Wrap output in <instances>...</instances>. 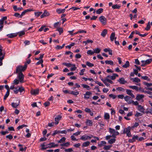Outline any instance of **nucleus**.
<instances>
[{"label": "nucleus", "mask_w": 152, "mask_h": 152, "mask_svg": "<svg viewBox=\"0 0 152 152\" xmlns=\"http://www.w3.org/2000/svg\"><path fill=\"white\" fill-rule=\"evenodd\" d=\"M115 34L114 32H113L111 33L110 37V39L111 41H113L115 38Z\"/></svg>", "instance_id": "31"}, {"label": "nucleus", "mask_w": 152, "mask_h": 152, "mask_svg": "<svg viewBox=\"0 0 152 152\" xmlns=\"http://www.w3.org/2000/svg\"><path fill=\"white\" fill-rule=\"evenodd\" d=\"M121 7V6L118 4H114L112 6V8L113 9H119Z\"/></svg>", "instance_id": "30"}, {"label": "nucleus", "mask_w": 152, "mask_h": 152, "mask_svg": "<svg viewBox=\"0 0 152 152\" xmlns=\"http://www.w3.org/2000/svg\"><path fill=\"white\" fill-rule=\"evenodd\" d=\"M50 15V13L49 12L45 10L44 11L43 13L41 15V18H42L48 16Z\"/></svg>", "instance_id": "18"}, {"label": "nucleus", "mask_w": 152, "mask_h": 152, "mask_svg": "<svg viewBox=\"0 0 152 152\" xmlns=\"http://www.w3.org/2000/svg\"><path fill=\"white\" fill-rule=\"evenodd\" d=\"M115 141L116 139H111L108 141V142L109 144H112L113 143H114L115 142Z\"/></svg>", "instance_id": "32"}, {"label": "nucleus", "mask_w": 152, "mask_h": 152, "mask_svg": "<svg viewBox=\"0 0 152 152\" xmlns=\"http://www.w3.org/2000/svg\"><path fill=\"white\" fill-rule=\"evenodd\" d=\"M92 93L90 91H87L84 94V98L86 99H89L91 96Z\"/></svg>", "instance_id": "11"}, {"label": "nucleus", "mask_w": 152, "mask_h": 152, "mask_svg": "<svg viewBox=\"0 0 152 152\" xmlns=\"http://www.w3.org/2000/svg\"><path fill=\"white\" fill-rule=\"evenodd\" d=\"M132 104L135 106H138V105H140L139 104V102L137 100L135 101H134L132 100Z\"/></svg>", "instance_id": "51"}, {"label": "nucleus", "mask_w": 152, "mask_h": 152, "mask_svg": "<svg viewBox=\"0 0 152 152\" xmlns=\"http://www.w3.org/2000/svg\"><path fill=\"white\" fill-rule=\"evenodd\" d=\"M144 95L142 94H137V95L136 99L138 101H140L142 102L144 101L143 98Z\"/></svg>", "instance_id": "7"}, {"label": "nucleus", "mask_w": 152, "mask_h": 152, "mask_svg": "<svg viewBox=\"0 0 152 152\" xmlns=\"http://www.w3.org/2000/svg\"><path fill=\"white\" fill-rule=\"evenodd\" d=\"M106 142L105 141H102L100 142V143H98V145L99 147H102L104 145L106 144Z\"/></svg>", "instance_id": "26"}, {"label": "nucleus", "mask_w": 152, "mask_h": 152, "mask_svg": "<svg viewBox=\"0 0 152 152\" xmlns=\"http://www.w3.org/2000/svg\"><path fill=\"white\" fill-rule=\"evenodd\" d=\"M132 98L131 97L126 96L124 97V99L128 104H130L132 103Z\"/></svg>", "instance_id": "10"}, {"label": "nucleus", "mask_w": 152, "mask_h": 152, "mask_svg": "<svg viewBox=\"0 0 152 152\" xmlns=\"http://www.w3.org/2000/svg\"><path fill=\"white\" fill-rule=\"evenodd\" d=\"M62 64L63 65H64L68 67H69L72 66L73 64H72L71 63H63Z\"/></svg>", "instance_id": "29"}, {"label": "nucleus", "mask_w": 152, "mask_h": 152, "mask_svg": "<svg viewBox=\"0 0 152 152\" xmlns=\"http://www.w3.org/2000/svg\"><path fill=\"white\" fill-rule=\"evenodd\" d=\"M19 105V103H12L11 104L12 106L15 108H16Z\"/></svg>", "instance_id": "43"}, {"label": "nucleus", "mask_w": 152, "mask_h": 152, "mask_svg": "<svg viewBox=\"0 0 152 152\" xmlns=\"http://www.w3.org/2000/svg\"><path fill=\"white\" fill-rule=\"evenodd\" d=\"M58 144H55L54 142L50 143L47 144L46 142H44L41 144V150H45L48 148H53L57 147L58 146Z\"/></svg>", "instance_id": "1"}, {"label": "nucleus", "mask_w": 152, "mask_h": 152, "mask_svg": "<svg viewBox=\"0 0 152 152\" xmlns=\"http://www.w3.org/2000/svg\"><path fill=\"white\" fill-rule=\"evenodd\" d=\"M129 87L132 89L136 91H138V87L136 86H130Z\"/></svg>", "instance_id": "22"}, {"label": "nucleus", "mask_w": 152, "mask_h": 152, "mask_svg": "<svg viewBox=\"0 0 152 152\" xmlns=\"http://www.w3.org/2000/svg\"><path fill=\"white\" fill-rule=\"evenodd\" d=\"M66 138L65 137H62L60 140L58 141V143H61V142H63L65 141Z\"/></svg>", "instance_id": "48"}, {"label": "nucleus", "mask_w": 152, "mask_h": 152, "mask_svg": "<svg viewBox=\"0 0 152 152\" xmlns=\"http://www.w3.org/2000/svg\"><path fill=\"white\" fill-rule=\"evenodd\" d=\"M103 9L102 8H99L96 11V14H100L103 12Z\"/></svg>", "instance_id": "38"}, {"label": "nucleus", "mask_w": 152, "mask_h": 152, "mask_svg": "<svg viewBox=\"0 0 152 152\" xmlns=\"http://www.w3.org/2000/svg\"><path fill=\"white\" fill-rule=\"evenodd\" d=\"M72 66V67L70 68V71H74L76 69L77 67L75 64H73Z\"/></svg>", "instance_id": "47"}, {"label": "nucleus", "mask_w": 152, "mask_h": 152, "mask_svg": "<svg viewBox=\"0 0 152 152\" xmlns=\"http://www.w3.org/2000/svg\"><path fill=\"white\" fill-rule=\"evenodd\" d=\"M90 144V142L89 141H86L84 142H83L82 145V147H87Z\"/></svg>", "instance_id": "27"}, {"label": "nucleus", "mask_w": 152, "mask_h": 152, "mask_svg": "<svg viewBox=\"0 0 152 152\" xmlns=\"http://www.w3.org/2000/svg\"><path fill=\"white\" fill-rule=\"evenodd\" d=\"M70 94L73 95L77 96L79 94V92L78 91H72Z\"/></svg>", "instance_id": "39"}, {"label": "nucleus", "mask_w": 152, "mask_h": 152, "mask_svg": "<svg viewBox=\"0 0 152 152\" xmlns=\"http://www.w3.org/2000/svg\"><path fill=\"white\" fill-rule=\"evenodd\" d=\"M57 31L59 32L60 34L63 32V29L62 28L60 27L57 29Z\"/></svg>", "instance_id": "64"}, {"label": "nucleus", "mask_w": 152, "mask_h": 152, "mask_svg": "<svg viewBox=\"0 0 152 152\" xmlns=\"http://www.w3.org/2000/svg\"><path fill=\"white\" fill-rule=\"evenodd\" d=\"M109 132L112 134L113 137L115 138L116 136L118 135L119 134V133L116 130L111 128H109Z\"/></svg>", "instance_id": "4"}, {"label": "nucleus", "mask_w": 152, "mask_h": 152, "mask_svg": "<svg viewBox=\"0 0 152 152\" xmlns=\"http://www.w3.org/2000/svg\"><path fill=\"white\" fill-rule=\"evenodd\" d=\"M61 115H58L55 118V124L56 125L58 124L59 123V121L61 120Z\"/></svg>", "instance_id": "16"}, {"label": "nucleus", "mask_w": 152, "mask_h": 152, "mask_svg": "<svg viewBox=\"0 0 152 152\" xmlns=\"http://www.w3.org/2000/svg\"><path fill=\"white\" fill-rule=\"evenodd\" d=\"M73 151V150L71 148L66 149L64 150V151L65 152H71Z\"/></svg>", "instance_id": "59"}, {"label": "nucleus", "mask_w": 152, "mask_h": 152, "mask_svg": "<svg viewBox=\"0 0 152 152\" xmlns=\"http://www.w3.org/2000/svg\"><path fill=\"white\" fill-rule=\"evenodd\" d=\"M42 12H34V15L35 17H39Z\"/></svg>", "instance_id": "42"}, {"label": "nucleus", "mask_w": 152, "mask_h": 152, "mask_svg": "<svg viewBox=\"0 0 152 152\" xmlns=\"http://www.w3.org/2000/svg\"><path fill=\"white\" fill-rule=\"evenodd\" d=\"M116 90L118 91L121 92H124L125 91V89L121 87H118L117 88H116Z\"/></svg>", "instance_id": "49"}, {"label": "nucleus", "mask_w": 152, "mask_h": 152, "mask_svg": "<svg viewBox=\"0 0 152 152\" xmlns=\"http://www.w3.org/2000/svg\"><path fill=\"white\" fill-rule=\"evenodd\" d=\"M13 9L15 11H17L18 10H22L23 8L22 7L18 8L16 6H14L13 7Z\"/></svg>", "instance_id": "33"}, {"label": "nucleus", "mask_w": 152, "mask_h": 152, "mask_svg": "<svg viewBox=\"0 0 152 152\" xmlns=\"http://www.w3.org/2000/svg\"><path fill=\"white\" fill-rule=\"evenodd\" d=\"M126 94L130 96L132 98H134L135 97L134 95L132 93L131 90L129 89H126Z\"/></svg>", "instance_id": "15"}, {"label": "nucleus", "mask_w": 152, "mask_h": 152, "mask_svg": "<svg viewBox=\"0 0 152 152\" xmlns=\"http://www.w3.org/2000/svg\"><path fill=\"white\" fill-rule=\"evenodd\" d=\"M27 67V65L26 64L23 66L21 65H19L16 68L15 73L18 74L20 72H22V71H25Z\"/></svg>", "instance_id": "3"}, {"label": "nucleus", "mask_w": 152, "mask_h": 152, "mask_svg": "<svg viewBox=\"0 0 152 152\" xmlns=\"http://www.w3.org/2000/svg\"><path fill=\"white\" fill-rule=\"evenodd\" d=\"M101 50L99 48H97L94 50V53H99L101 52Z\"/></svg>", "instance_id": "35"}, {"label": "nucleus", "mask_w": 152, "mask_h": 152, "mask_svg": "<svg viewBox=\"0 0 152 152\" xmlns=\"http://www.w3.org/2000/svg\"><path fill=\"white\" fill-rule=\"evenodd\" d=\"M141 78L144 80H147L148 81H150V79L147 76H141Z\"/></svg>", "instance_id": "57"}, {"label": "nucleus", "mask_w": 152, "mask_h": 152, "mask_svg": "<svg viewBox=\"0 0 152 152\" xmlns=\"http://www.w3.org/2000/svg\"><path fill=\"white\" fill-rule=\"evenodd\" d=\"M2 47L0 45V57L3 56L5 54H3L2 53Z\"/></svg>", "instance_id": "52"}, {"label": "nucleus", "mask_w": 152, "mask_h": 152, "mask_svg": "<svg viewBox=\"0 0 152 152\" xmlns=\"http://www.w3.org/2000/svg\"><path fill=\"white\" fill-rule=\"evenodd\" d=\"M143 84L148 87H149L151 86H152V83H148L146 82H143Z\"/></svg>", "instance_id": "54"}, {"label": "nucleus", "mask_w": 152, "mask_h": 152, "mask_svg": "<svg viewBox=\"0 0 152 152\" xmlns=\"http://www.w3.org/2000/svg\"><path fill=\"white\" fill-rule=\"evenodd\" d=\"M56 11L58 14H61L64 13L65 11V9H58L56 10Z\"/></svg>", "instance_id": "25"}, {"label": "nucleus", "mask_w": 152, "mask_h": 152, "mask_svg": "<svg viewBox=\"0 0 152 152\" xmlns=\"http://www.w3.org/2000/svg\"><path fill=\"white\" fill-rule=\"evenodd\" d=\"M150 22H149L147 25L146 27L145 28V29L146 31L148 30L150 28Z\"/></svg>", "instance_id": "60"}, {"label": "nucleus", "mask_w": 152, "mask_h": 152, "mask_svg": "<svg viewBox=\"0 0 152 152\" xmlns=\"http://www.w3.org/2000/svg\"><path fill=\"white\" fill-rule=\"evenodd\" d=\"M85 123L86 125L88 126H92L93 125V122L89 119L87 120Z\"/></svg>", "instance_id": "21"}, {"label": "nucleus", "mask_w": 152, "mask_h": 152, "mask_svg": "<svg viewBox=\"0 0 152 152\" xmlns=\"http://www.w3.org/2000/svg\"><path fill=\"white\" fill-rule=\"evenodd\" d=\"M93 42V41L92 40L88 39L86 41H83V43L86 45L88 43H92Z\"/></svg>", "instance_id": "44"}, {"label": "nucleus", "mask_w": 152, "mask_h": 152, "mask_svg": "<svg viewBox=\"0 0 152 152\" xmlns=\"http://www.w3.org/2000/svg\"><path fill=\"white\" fill-rule=\"evenodd\" d=\"M105 63L106 64H110V65H114L113 62L111 60H106L105 61Z\"/></svg>", "instance_id": "28"}, {"label": "nucleus", "mask_w": 152, "mask_h": 152, "mask_svg": "<svg viewBox=\"0 0 152 152\" xmlns=\"http://www.w3.org/2000/svg\"><path fill=\"white\" fill-rule=\"evenodd\" d=\"M139 123L137 122H136L131 127V128L132 129H133L135 128V127H137L139 126Z\"/></svg>", "instance_id": "45"}, {"label": "nucleus", "mask_w": 152, "mask_h": 152, "mask_svg": "<svg viewBox=\"0 0 152 152\" xmlns=\"http://www.w3.org/2000/svg\"><path fill=\"white\" fill-rule=\"evenodd\" d=\"M110 115L108 113H105L104 116V118L105 119L107 120L110 119Z\"/></svg>", "instance_id": "34"}, {"label": "nucleus", "mask_w": 152, "mask_h": 152, "mask_svg": "<svg viewBox=\"0 0 152 152\" xmlns=\"http://www.w3.org/2000/svg\"><path fill=\"white\" fill-rule=\"evenodd\" d=\"M99 20L102 24L104 25H106L107 19L104 16L102 15L99 17Z\"/></svg>", "instance_id": "9"}, {"label": "nucleus", "mask_w": 152, "mask_h": 152, "mask_svg": "<svg viewBox=\"0 0 152 152\" xmlns=\"http://www.w3.org/2000/svg\"><path fill=\"white\" fill-rule=\"evenodd\" d=\"M81 86L84 88H85L87 90H90L91 89L90 86L86 84H82Z\"/></svg>", "instance_id": "24"}, {"label": "nucleus", "mask_w": 152, "mask_h": 152, "mask_svg": "<svg viewBox=\"0 0 152 152\" xmlns=\"http://www.w3.org/2000/svg\"><path fill=\"white\" fill-rule=\"evenodd\" d=\"M118 81L121 84H124L127 82L126 80H125V79L123 77L121 78L118 80Z\"/></svg>", "instance_id": "14"}, {"label": "nucleus", "mask_w": 152, "mask_h": 152, "mask_svg": "<svg viewBox=\"0 0 152 152\" xmlns=\"http://www.w3.org/2000/svg\"><path fill=\"white\" fill-rule=\"evenodd\" d=\"M142 115V113L137 112L136 113L134 114V116L136 117H137L139 116H141Z\"/></svg>", "instance_id": "63"}, {"label": "nucleus", "mask_w": 152, "mask_h": 152, "mask_svg": "<svg viewBox=\"0 0 152 152\" xmlns=\"http://www.w3.org/2000/svg\"><path fill=\"white\" fill-rule=\"evenodd\" d=\"M7 36L10 38H12L17 36V34L16 33H11L7 35Z\"/></svg>", "instance_id": "20"}, {"label": "nucleus", "mask_w": 152, "mask_h": 152, "mask_svg": "<svg viewBox=\"0 0 152 152\" xmlns=\"http://www.w3.org/2000/svg\"><path fill=\"white\" fill-rule=\"evenodd\" d=\"M10 94V91H7L6 94H5V95L4 96V100H6L7 97Z\"/></svg>", "instance_id": "41"}, {"label": "nucleus", "mask_w": 152, "mask_h": 152, "mask_svg": "<svg viewBox=\"0 0 152 152\" xmlns=\"http://www.w3.org/2000/svg\"><path fill=\"white\" fill-rule=\"evenodd\" d=\"M133 82L135 83V84L138 86H140V84L139 83L140 81V79L137 77L132 78L131 79Z\"/></svg>", "instance_id": "8"}, {"label": "nucleus", "mask_w": 152, "mask_h": 152, "mask_svg": "<svg viewBox=\"0 0 152 152\" xmlns=\"http://www.w3.org/2000/svg\"><path fill=\"white\" fill-rule=\"evenodd\" d=\"M86 65L89 67H91L93 66L94 64L88 61H87L86 63Z\"/></svg>", "instance_id": "50"}, {"label": "nucleus", "mask_w": 152, "mask_h": 152, "mask_svg": "<svg viewBox=\"0 0 152 152\" xmlns=\"http://www.w3.org/2000/svg\"><path fill=\"white\" fill-rule=\"evenodd\" d=\"M129 63L128 61H126L125 64L123 66V67L125 68H127L129 66Z\"/></svg>", "instance_id": "40"}, {"label": "nucleus", "mask_w": 152, "mask_h": 152, "mask_svg": "<svg viewBox=\"0 0 152 152\" xmlns=\"http://www.w3.org/2000/svg\"><path fill=\"white\" fill-rule=\"evenodd\" d=\"M112 146V145H104V149L106 150H109L110 149Z\"/></svg>", "instance_id": "37"}, {"label": "nucleus", "mask_w": 152, "mask_h": 152, "mask_svg": "<svg viewBox=\"0 0 152 152\" xmlns=\"http://www.w3.org/2000/svg\"><path fill=\"white\" fill-rule=\"evenodd\" d=\"M109 96L110 97L112 98L113 99H115L116 97L117 96L116 95H115L113 94H110L109 95Z\"/></svg>", "instance_id": "62"}, {"label": "nucleus", "mask_w": 152, "mask_h": 152, "mask_svg": "<svg viewBox=\"0 0 152 152\" xmlns=\"http://www.w3.org/2000/svg\"><path fill=\"white\" fill-rule=\"evenodd\" d=\"M131 129L132 128L130 126H129L126 128H124L123 131V134H126V136L129 137H131L132 135L130 132Z\"/></svg>", "instance_id": "5"}, {"label": "nucleus", "mask_w": 152, "mask_h": 152, "mask_svg": "<svg viewBox=\"0 0 152 152\" xmlns=\"http://www.w3.org/2000/svg\"><path fill=\"white\" fill-rule=\"evenodd\" d=\"M18 74L17 77L19 80L20 82L21 83H23L24 82V75L22 72H20L18 73Z\"/></svg>", "instance_id": "6"}, {"label": "nucleus", "mask_w": 152, "mask_h": 152, "mask_svg": "<svg viewBox=\"0 0 152 152\" xmlns=\"http://www.w3.org/2000/svg\"><path fill=\"white\" fill-rule=\"evenodd\" d=\"M152 61V59L151 58L148 59L145 61L146 65L149 64Z\"/></svg>", "instance_id": "56"}, {"label": "nucleus", "mask_w": 152, "mask_h": 152, "mask_svg": "<svg viewBox=\"0 0 152 152\" xmlns=\"http://www.w3.org/2000/svg\"><path fill=\"white\" fill-rule=\"evenodd\" d=\"M138 139V136L137 135H134L132 137V138L129 139V142L132 143L135 141L136 140H137Z\"/></svg>", "instance_id": "17"}, {"label": "nucleus", "mask_w": 152, "mask_h": 152, "mask_svg": "<svg viewBox=\"0 0 152 152\" xmlns=\"http://www.w3.org/2000/svg\"><path fill=\"white\" fill-rule=\"evenodd\" d=\"M87 53L89 55H91L94 54V50L92 51L91 50H88L87 52Z\"/></svg>", "instance_id": "46"}, {"label": "nucleus", "mask_w": 152, "mask_h": 152, "mask_svg": "<svg viewBox=\"0 0 152 152\" xmlns=\"http://www.w3.org/2000/svg\"><path fill=\"white\" fill-rule=\"evenodd\" d=\"M39 91L38 88L36 89H32L31 91V94L32 95H37L39 94Z\"/></svg>", "instance_id": "13"}, {"label": "nucleus", "mask_w": 152, "mask_h": 152, "mask_svg": "<svg viewBox=\"0 0 152 152\" xmlns=\"http://www.w3.org/2000/svg\"><path fill=\"white\" fill-rule=\"evenodd\" d=\"M117 74L113 73L112 75H108L105 78V81L111 84H113V81L111 80H114L116 79V77H118Z\"/></svg>", "instance_id": "2"}, {"label": "nucleus", "mask_w": 152, "mask_h": 152, "mask_svg": "<svg viewBox=\"0 0 152 152\" xmlns=\"http://www.w3.org/2000/svg\"><path fill=\"white\" fill-rule=\"evenodd\" d=\"M90 137L89 136L84 135L81 137L80 139L81 140L86 141L87 140H90Z\"/></svg>", "instance_id": "19"}, {"label": "nucleus", "mask_w": 152, "mask_h": 152, "mask_svg": "<svg viewBox=\"0 0 152 152\" xmlns=\"http://www.w3.org/2000/svg\"><path fill=\"white\" fill-rule=\"evenodd\" d=\"M4 55L3 56L0 57V66H1L2 65V61L4 59Z\"/></svg>", "instance_id": "61"}, {"label": "nucleus", "mask_w": 152, "mask_h": 152, "mask_svg": "<svg viewBox=\"0 0 152 152\" xmlns=\"http://www.w3.org/2000/svg\"><path fill=\"white\" fill-rule=\"evenodd\" d=\"M137 109L141 113H145V109L144 106L141 105H139L137 107Z\"/></svg>", "instance_id": "12"}, {"label": "nucleus", "mask_w": 152, "mask_h": 152, "mask_svg": "<svg viewBox=\"0 0 152 152\" xmlns=\"http://www.w3.org/2000/svg\"><path fill=\"white\" fill-rule=\"evenodd\" d=\"M75 44V43L74 42L72 43L69 45L66 46V48H68L69 49H70L71 47L73 46Z\"/></svg>", "instance_id": "55"}, {"label": "nucleus", "mask_w": 152, "mask_h": 152, "mask_svg": "<svg viewBox=\"0 0 152 152\" xmlns=\"http://www.w3.org/2000/svg\"><path fill=\"white\" fill-rule=\"evenodd\" d=\"M18 89V91H19V92H20V93H21L23 91H25V89H24V88L22 86H21L19 87Z\"/></svg>", "instance_id": "53"}, {"label": "nucleus", "mask_w": 152, "mask_h": 152, "mask_svg": "<svg viewBox=\"0 0 152 152\" xmlns=\"http://www.w3.org/2000/svg\"><path fill=\"white\" fill-rule=\"evenodd\" d=\"M70 145V143L69 142H66L65 143H64L60 145V146H64L66 147H68Z\"/></svg>", "instance_id": "36"}, {"label": "nucleus", "mask_w": 152, "mask_h": 152, "mask_svg": "<svg viewBox=\"0 0 152 152\" xmlns=\"http://www.w3.org/2000/svg\"><path fill=\"white\" fill-rule=\"evenodd\" d=\"M107 31L106 29H104L101 33V36L103 37H104L107 34Z\"/></svg>", "instance_id": "23"}, {"label": "nucleus", "mask_w": 152, "mask_h": 152, "mask_svg": "<svg viewBox=\"0 0 152 152\" xmlns=\"http://www.w3.org/2000/svg\"><path fill=\"white\" fill-rule=\"evenodd\" d=\"M19 80L16 79L14 80L13 83L16 85H17L19 84Z\"/></svg>", "instance_id": "58"}]
</instances>
